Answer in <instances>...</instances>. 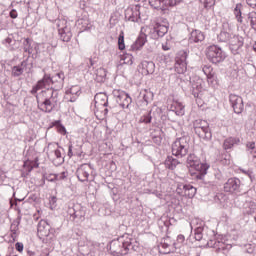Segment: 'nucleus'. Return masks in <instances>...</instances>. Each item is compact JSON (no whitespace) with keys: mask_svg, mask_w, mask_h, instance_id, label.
<instances>
[{"mask_svg":"<svg viewBox=\"0 0 256 256\" xmlns=\"http://www.w3.org/2000/svg\"><path fill=\"white\" fill-rule=\"evenodd\" d=\"M36 99L40 111L51 113V111L57 107V103H59V92L48 88L47 90L42 91L39 96H36Z\"/></svg>","mask_w":256,"mask_h":256,"instance_id":"nucleus-1","label":"nucleus"},{"mask_svg":"<svg viewBox=\"0 0 256 256\" xmlns=\"http://www.w3.org/2000/svg\"><path fill=\"white\" fill-rule=\"evenodd\" d=\"M65 81V74L63 72L56 73L54 76L44 75L42 80H39L37 84L32 88L31 94L37 95V91L49 87L51 83H59L60 87Z\"/></svg>","mask_w":256,"mask_h":256,"instance_id":"nucleus-2","label":"nucleus"},{"mask_svg":"<svg viewBox=\"0 0 256 256\" xmlns=\"http://www.w3.org/2000/svg\"><path fill=\"white\" fill-rule=\"evenodd\" d=\"M189 153V137L177 138L172 144V155L175 157H185Z\"/></svg>","mask_w":256,"mask_h":256,"instance_id":"nucleus-3","label":"nucleus"},{"mask_svg":"<svg viewBox=\"0 0 256 256\" xmlns=\"http://www.w3.org/2000/svg\"><path fill=\"white\" fill-rule=\"evenodd\" d=\"M206 57L211 63H223L227 59V53L217 45H211L206 48Z\"/></svg>","mask_w":256,"mask_h":256,"instance_id":"nucleus-4","label":"nucleus"},{"mask_svg":"<svg viewBox=\"0 0 256 256\" xmlns=\"http://www.w3.org/2000/svg\"><path fill=\"white\" fill-rule=\"evenodd\" d=\"M194 131L200 139H211V130L209 129V123L205 120L198 119L193 123Z\"/></svg>","mask_w":256,"mask_h":256,"instance_id":"nucleus-5","label":"nucleus"},{"mask_svg":"<svg viewBox=\"0 0 256 256\" xmlns=\"http://www.w3.org/2000/svg\"><path fill=\"white\" fill-rule=\"evenodd\" d=\"M56 25L58 27L60 39L65 43H69V41H71V38L73 37V34L71 33V26H69L67 20L58 19L56 21Z\"/></svg>","mask_w":256,"mask_h":256,"instance_id":"nucleus-6","label":"nucleus"},{"mask_svg":"<svg viewBox=\"0 0 256 256\" xmlns=\"http://www.w3.org/2000/svg\"><path fill=\"white\" fill-rule=\"evenodd\" d=\"M174 69L179 75L187 71V51L180 50L175 59Z\"/></svg>","mask_w":256,"mask_h":256,"instance_id":"nucleus-7","label":"nucleus"},{"mask_svg":"<svg viewBox=\"0 0 256 256\" xmlns=\"http://www.w3.org/2000/svg\"><path fill=\"white\" fill-rule=\"evenodd\" d=\"M112 95L116 99V103L122 107V109H129V105L132 103L131 96L123 90L114 89Z\"/></svg>","mask_w":256,"mask_h":256,"instance_id":"nucleus-8","label":"nucleus"},{"mask_svg":"<svg viewBox=\"0 0 256 256\" xmlns=\"http://www.w3.org/2000/svg\"><path fill=\"white\" fill-rule=\"evenodd\" d=\"M125 20L131 21L132 23H139V21L145 20L141 15V6L135 5L125 10Z\"/></svg>","mask_w":256,"mask_h":256,"instance_id":"nucleus-9","label":"nucleus"},{"mask_svg":"<svg viewBox=\"0 0 256 256\" xmlns=\"http://www.w3.org/2000/svg\"><path fill=\"white\" fill-rule=\"evenodd\" d=\"M122 246L116 250L118 255H127L130 251H138L139 243L133 240L132 238L127 237L124 241L121 242Z\"/></svg>","mask_w":256,"mask_h":256,"instance_id":"nucleus-10","label":"nucleus"},{"mask_svg":"<svg viewBox=\"0 0 256 256\" xmlns=\"http://www.w3.org/2000/svg\"><path fill=\"white\" fill-rule=\"evenodd\" d=\"M225 193H240L241 192V180L239 178H229L224 184Z\"/></svg>","mask_w":256,"mask_h":256,"instance_id":"nucleus-11","label":"nucleus"},{"mask_svg":"<svg viewBox=\"0 0 256 256\" xmlns=\"http://www.w3.org/2000/svg\"><path fill=\"white\" fill-rule=\"evenodd\" d=\"M176 192L178 195H185L189 199H193L197 193V188L191 184H178Z\"/></svg>","mask_w":256,"mask_h":256,"instance_id":"nucleus-12","label":"nucleus"},{"mask_svg":"<svg viewBox=\"0 0 256 256\" xmlns=\"http://www.w3.org/2000/svg\"><path fill=\"white\" fill-rule=\"evenodd\" d=\"M79 95H81V87L77 85L72 86L71 88L66 90L64 99L69 103H75L79 98Z\"/></svg>","mask_w":256,"mask_h":256,"instance_id":"nucleus-13","label":"nucleus"},{"mask_svg":"<svg viewBox=\"0 0 256 256\" xmlns=\"http://www.w3.org/2000/svg\"><path fill=\"white\" fill-rule=\"evenodd\" d=\"M229 99L231 106L234 109V113H236L237 115L243 113V109L245 108V105L243 104V98L238 95L231 94Z\"/></svg>","mask_w":256,"mask_h":256,"instance_id":"nucleus-14","label":"nucleus"},{"mask_svg":"<svg viewBox=\"0 0 256 256\" xmlns=\"http://www.w3.org/2000/svg\"><path fill=\"white\" fill-rule=\"evenodd\" d=\"M89 173H91V165L89 164H82L76 171L77 178L82 183L89 181Z\"/></svg>","mask_w":256,"mask_h":256,"instance_id":"nucleus-15","label":"nucleus"},{"mask_svg":"<svg viewBox=\"0 0 256 256\" xmlns=\"http://www.w3.org/2000/svg\"><path fill=\"white\" fill-rule=\"evenodd\" d=\"M229 45L232 53L234 55H237V51H239V49H241V46L243 45V37L232 34L229 40Z\"/></svg>","mask_w":256,"mask_h":256,"instance_id":"nucleus-16","label":"nucleus"},{"mask_svg":"<svg viewBox=\"0 0 256 256\" xmlns=\"http://www.w3.org/2000/svg\"><path fill=\"white\" fill-rule=\"evenodd\" d=\"M94 103L96 109H102L103 107H107L109 103V97L106 93H97L94 97Z\"/></svg>","mask_w":256,"mask_h":256,"instance_id":"nucleus-17","label":"nucleus"},{"mask_svg":"<svg viewBox=\"0 0 256 256\" xmlns=\"http://www.w3.org/2000/svg\"><path fill=\"white\" fill-rule=\"evenodd\" d=\"M53 233V229H51V225L47 220H41L38 224V235L41 237H49Z\"/></svg>","mask_w":256,"mask_h":256,"instance_id":"nucleus-18","label":"nucleus"},{"mask_svg":"<svg viewBox=\"0 0 256 256\" xmlns=\"http://www.w3.org/2000/svg\"><path fill=\"white\" fill-rule=\"evenodd\" d=\"M170 111H173L178 117L185 115V106L179 101H173L170 105Z\"/></svg>","mask_w":256,"mask_h":256,"instance_id":"nucleus-19","label":"nucleus"},{"mask_svg":"<svg viewBox=\"0 0 256 256\" xmlns=\"http://www.w3.org/2000/svg\"><path fill=\"white\" fill-rule=\"evenodd\" d=\"M140 67L144 75H153L155 73V63L153 61L144 60L141 62Z\"/></svg>","mask_w":256,"mask_h":256,"instance_id":"nucleus-20","label":"nucleus"},{"mask_svg":"<svg viewBox=\"0 0 256 256\" xmlns=\"http://www.w3.org/2000/svg\"><path fill=\"white\" fill-rule=\"evenodd\" d=\"M189 41L190 43H200L201 41H205V34L199 30H194L190 34Z\"/></svg>","mask_w":256,"mask_h":256,"instance_id":"nucleus-21","label":"nucleus"},{"mask_svg":"<svg viewBox=\"0 0 256 256\" xmlns=\"http://www.w3.org/2000/svg\"><path fill=\"white\" fill-rule=\"evenodd\" d=\"M25 69H27V60H23L20 65L12 68V77H21V74L24 73Z\"/></svg>","mask_w":256,"mask_h":256,"instance_id":"nucleus-22","label":"nucleus"},{"mask_svg":"<svg viewBox=\"0 0 256 256\" xmlns=\"http://www.w3.org/2000/svg\"><path fill=\"white\" fill-rule=\"evenodd\" d=\"M193 169H195V171H198V173H200L198 175L199 179H202L203 177H205V175H207V171L209 169V164L207 163H201V161L199 163H197Z\"/></svg>","mask_w":256,"mask_h":256,"instance_id":"nucleus-23","label":"nucleus"},{"mask_svg":"<svg viewBox=\"0 0 256 256\" xmlns=\"http://www.w3.org/2000/svg\"><path fill=\"white\" fill-rule=\"evenodd\" d=\"M240 143H241V139L237 137H229L226 140H224L223 149H225V151L229 149H233L234 145H239Z\"/></svg>","mask_w":256,"mask_h":256,"instance_id":"nucleus-24","label":"nucleus"},{"mask_svg":"<svg viewBox=\"0 0 256 256\" xmlns=\"http://www.w3.org/2000/svg\"><path fill=\"white\" fill-rule=\"evenodd\" d=\"M47 153L48 157L52 159V161H55V159L58 161V163H63V161H65L61 155V150L59 149L49 150Z\"/></svg>","mask_w":256,"mask_h":256,"instance_id":"nucleus-25","label":"nucleus"},{"mask_svg":"<svg viewBox=\"0 0 256 256\" xmlns=\"http://www.w3.org/2000/svg\"><path fill=\"white\" fill-rule=\"evenodd\" d=\"M204 75H206L208 83H213L217 77H215V73L213 72V67L211 66H204L202 68Z\"/></svg>","mask_w":256,"mask_h":256,"instance_id":"nucleus-26","label":"nucleus"},{"mask_svg":"<svg viewBox=\"0 0 256 256\" xmlns=\"http://www.w3.org/2000/svg\"><path fill=\"white\" fill-rule=\"evenodd\" d=\"M169 0H149L150 5L153 9H165L169 5Z\"/></svg>","mask_w":256,"mask_h":256,"instance_id":"nucleus-27","label":"nucleus"},{"mask_svg":"<svg viewBox=\"0 0 256 256\" xmlns=\"http://www.w3.org/2000/svg\"><path fill=\"white\" fill-rule=\"evenodd\" d=\"M168 31L169 27H167V25L156 24L154 27V33H156L157 37H164Z\"/></svg>","mask_w":256,"mask_h":256,"instance_id":"nucleus-28","label":"nucleus"},{"mask_svg":"<svg viewBox=\"0 0 256 256\" xmlns=\"http://www.w3.org/2000/svg\"><path fill=\"white\" fill-rule=\"evenodd\" d=\"M140 98L143 99L145 105H149L153 101V92L149 90H143L140 92Z\"/></svg>","mask_w":256,"mask_h":256,"instance_id":"nucleus-29","label":"nucleus"},{"mask_svg":"<svg viewBox=\"0 0 256 256\" xmlns=\"http://www.w3.org/2000/svg\"><path fill=\"white\" fill-rule=\"evenodd\" d=\"M242 9H243V4L238 3V4H236V6L233 10V14L235 15V18L238 21V23H243V14L241 12Z\"/></svg>","mask_w":256,"mask_h":256,"instance_id":"nucleus-30","label":"nucleus"},{"mask_svg":"<svg viewBox=\"0 0 256 256\" xmlns=\"http://www.w3.org/2000/svg\"><path fill=\"white\" fill-rule=\"evenodd\" d=\"M143 45H145V36L141 35L136 39L135 43L132 44L131 49L132 51H139Z\"/></svg>","mask_w":256,"mask_h":256,"instance_id":"nucleus-31","label":"nucleus"},{"mask_svg":"<svg viewBox=\"0 0 256 256\" xmlns=\"http://www.w3.org/2000/svg\"><path fill=\"white\" fill-rule=\"evenodd\" d=\"M96 75V81H98V83H103V81H105V78L107 77V71L105 70V68H98L95 72Z\"/></svg>","mask_w":256,"mask_h":256,"instance_id":"nucleus-32","label":"nucleus"},{"mask_svg":"<svg viewBox=\"0 0 256 256\" xmlns=\"http://www.w3.org/2000/svg\"><path fill=\"white\" fill-rule=\"evenodd\" d=\"M165 165L168 167V169L173 171V169L179 165V160L173 158V156H168L165 161Z\"/></svg>","mask_w":256,"mask_h":256,"instance_id":"nucleus-33","label":"nucleus"},{"mask_svg":"<svg viewBox=\"0 0 256 256\" xmlns=\"http://www.w3.org/2000/svg\"><path fill=\"white\" fill-rule=\"evenodd\" d=\"M201 160H199V157H197L195 154H190L187 157V165L188 167H195Z\"/></svg>","mask_w":256,"mask_h":256,"instance_id":"nucleus-34","label":"nucleus"},{"mask_svg":"<svg viewBox=\"0 0 256 256\" xmlns=\"http://www.w3.org/2000/svg\"><path fill=\"white\" fill-rule=\"evenodd\" d=\"M233 34H230L227 31H221L220 34L218 35L219 41L222 43H227V41H230L231 37Z\"/></svg>","mask_w":256,"mask_h":256,"instance_id":"nucleus-35","label":"nucleus"},{"mask_svg":"<svg viewBox=\"0 0 256 256\" xmlns=\"http://www.w3.org/2000/svg\"><path fill=\"white\" fill-rule=\"evenodd\" d=\"M203 91V86L201 85V80L197 83V85L193 86L192 95H194L195 98L199 97Z\"/></svg>","mask_w":256,"mask_h":256,"instance_id":"nucleus-36","label":"nucleus"},{"mask_svg":"<svg viewBox=\"0 0 256 256\" xmlns=\"http://www.w3.org/2000/svg\"><path fill=\"white\" fill-rule=\"evenodd\" d=\"M173 249H175V246H171L167 243H163L161 245V252L164 254V255H169V253H173Z\"/></svg>","mask_w":256,"mask_h":256,"instance_id":"nucleus-37","label":"nucleus"},{"mask_svg":"<svg viewBox=\"0 0 256 256\" xmlns=\"http://www.w3.org/2000/svg\"><path fill=\"white\" fill-rule=\"evenodd\" d=\"M54 125L60 135H67V129H65V126H63L60 121H55Z\"/></svg>","mask_w":256,"mask_h":256,"instance_id":"nucleus-38","label":"nucleus"},{"mask_svg":"<svg viewBox=\"0 0 256 256\" xmlns=\"http://www.w3.org/2000/svg\"><path fill=\"white\" fill-rule=\"evenodd\" d=\"M185 243V236L178 235L176 242L174 243V249H181V246Z\"/></svg>","mask_w":256,"mask_h":256,"instance_id":"nucleus-39","label":"nucleus"},{"mask_svg":"<svg viewBox=\"0 0 256 256\" xmlns=\"http://www.w3.org/2000/svg\"><path fill=\"white\" fill-rule=\"evenodd\" d=\"M248 19L250 21V25H251L252 29H254V31H256V13L255 12L249 13Z\"/></svg>","mask_w":256,"mask_h":256,"instance_id":"nucleus-40","label":"nucleus"},{"mask_svg":"<svg viewBox=\"0 0 256 256\" xmlns=\"http://www.w3.org/2000/svg\"><path fill=\"white\" fill-rule=\"evenodd\" d=\"M194 238L196 241L203 239V227H197L194 231Z\"/></svg>","mask_w":256,"mask_h":256,"instance_id":"nucleus-41","label":"nucleus"},{"mask_svg":"<svg viewBox=\"0 0 256 256\" xmlns=\"http://www.w3.org/2000/svg\"><path fill=\"white\" fill-rule=\"evenodd\" d=\"M23 45L25 53H29V55H31L33 53V50L31 49V41L29 40V38H26L24 40Z\"/></svg>","mask_w":256,"mask_h":256,"instance_id":"nucleus-42","label":"nucleus"},{"mask_svg":"<svg viewBox=\"0 0 256 256\" xmlns=\"http://www.w3.org/2000/svg\"><path fill=\"white\" fill-rule=\"evenodd\" d=\"M151 119H153L151 117V111L149 113L144 114L141 118H140V123H145L146 125L151 123Z\"/></svg>","mask_w":256,"mask_h":256,"instance_id":"nucleus-43","label":"nucleus"},{"mask_svg":"<svg viewBox=\"0 0 256 256\" xmlns=\"http://www.w3.org/2000/svg\"><path fill=\"white\" fill-rule=\"evenodd\" d=\"M200 3L205 7V9H211L215 5V0H200Z\"/></svg>","mask_w":256,"mask_h":256,"instance_id":"nucleus-44","label":"nucleus"},{"mask_svg":"<svg viewBox=\"0 0 256 256\" xmlns=\"http://www.w3.org/2000/svg\"><path fill=\"white\" fill-rule=\"evenodd\" d=\"M118 47L121 51L125 49V36L123 34H120L118 37Z\"/></svg>","mask_w":256,"mask_h":256,"instance_id":"nucleus-45","label":"nucleus"},{"mask_svg":"<svg viewBox=\"0 0 256 256\" xmlns=\"http://www.w3.org/2000/svg\"><path fill=\"white\" fill-rule=\"evenodd\" d=\"M214 247H217L219 250L231 249V245H226L223 242H215Z\"/></svg>","mask_w":256,"mask_h":256,"instance_id":"nucleus-46","label":"nucleus"},{"mask_svg":"<svg viewBox=\"0 0 256 256\" xmlns=\"http://www.w3.org/2000/svg\"><path fill=\"white\" fill-rule=\"evenodd\" d=\"M169 68H165L161 73L160 77L163 79V81H167V78L169 77Z\"/></svg>","mask_w":256,"mask_h":256,"instance_id":"nucleus-47","label":"nucleus"},{"mask_svg":"<svg viewBox=\"0 0 256 256\" xmlns=\"http://www.w3.org/2000/svg\"><path fill=\"white\" fill-rule=\"evenodd\" d=\"M245 207H250V210H247V213H255V202L246 203Z\"/></svg>","mask_w":256,"mask_h":256,"instance_id":"nucleus-48","label":"nucleus"},{"mask_svg":"<svg viewBox=\"0 0 256 256\" xmlns=\"http://www.w3.org/2000/svg\"><path fill=\"white\" fill-rule=\"evenodd\" d=\"M247 150L250 151V153H255V142H248L246 144Z\"/></svg>","mask_w":256,"mask_h":256,"instance_id":"nucleus-49","label":"nucleus"},{"mask_svg":"<svg viewBox=\"0 0 256 256\" xmlns=\"http://www.w3.org/2000/svg\"><path fill=\"white\" fill-rule=\"evenodd\" d=\"M45 179L50 182L57 181V174H48Z\"/></svg>","mask_w":256,"mask_h":256,"instance_id":"nucleus-50","label":"nucleus"},{"mask_svg":"<svg viewBox=\"0 0 256 256\" xmlns=\"http://www.w3.org/2000/svg\"><path fill=\"white\" fill-rule=\"evenodd\" d=\"M67 177V172L56 174V181H63Z\"/></svg>","mask_w":256,"mask_h":256,"instance_id":"nucleus-51","label":"nucleus"},{"mask_svg":"<svg viewBox=\"0 0 256 256\" xmlns=\"http://www.w3.org/2000/svg\"><path fill=\"white\" fill-rule=\"evenodd\" d=\"M51 209H55L57 207V197L53 196L50 198Z\"/></svg>","mask_w":256,"mask_h":256,"instance_id":"nucleus-52","label":"nucleus"},{"mask_svg":"<svg viewBox=\"0 0 256 256\" xmlns=\"http://www.w3.org/2000/svg\"><path fill=\"white\" fill-rule=\"evenodd\" d=\"M244 247H245L246 253H253V251L255 250L252 244H245Z\"/></svg>","mask_w":256,"mask_h":256,"instance_id":"nucleus-53","label":"nucleus"},{"mask_svg":"<svg viewBox=\"0 0 256 256\" xmlns=\"http://www.w3.org/2000/svg\"><path fill=\"white\" fill-rule=\"evenodd\" d=\"M161 141H163V138L161 137V135L153 137V143H155L156 145H161Z\"/></svg>","mask_w":256,"mask_h":256,"instance_id":"nucleus-54","label":"nucleus"},{"mask_svg":"<svg viewBox=\"0 0 256 256\" xmlns=\"http://www.w3.org/2000/svg\"><path fill=\"white\" fill-rule=\"evenodd\" d=\"M124 61H125V63H128V65L133 64V56L127 54V55L124 57Z\"/></svg>","mask_w":256,"mask_h":256,"instance_id":"nucleus-55","label":"nucleus"},{"mask_svg":"<svg viewBox=\"0 0 256 256\" xmlns=\"http://www.w3.org/2000/svg\"><path fill=\"white\" fill-rule=\"evenodd\" d=\"M247 5L252 7V9H256V0H246Z\"/></svg>","mask_w":256,"mask_h":256,"instance_id":"nucleus-56","label":"nucleus"},{"mask_svg":"<svg viewBox=\"0 0 256 256\" xmlns=\"http://www.w3.org/2000/svg\"><path fill=\"white\" fill-rule=\"evenodd\" d=\"M15 248H16V251H19V253H22V251H23V243L17 242L15 244Z\"/></svg>","mask_w":256,"mask_h":256,"instance_id":"nucleus-57","label":"nucleus"},{"mask_svg":"<svg viewBox=\"0 0 256 256\" xmlns=\"http://www.w3.org/2000/svg\"><path fill=\"white\" fill-rule=\"evenodd\" d=\"M68 212L71 216L74 217V219H77V217H79V215L77 214V212H75V209L73 208H69Z\"/></svg>","mask_w":256,"mask_h":256,"instance_id":"nucleus-58","label":"nucleus"},{"mask_svg":"<svg viewBox=\"0 0 256 256\" xmlns=\"http://www.w3.org/2000/svg\"><path fill=\"white\" fill-rule=\"evenodd\" d=\"M10 17H11V19H17V17H18L17 10H15V9L11 10Z\"/></svg>","mask_w":256,"mask_h":256,"instance_id":"nucleus-59","label":"nucleus"},{"mask_svg":"<svg viewBox=\"0 0 256 256\" xmlns=\"http://www.w3.org/2000/svg\"><path fill=\"white\" fill-rule=\"evenodd\" d=\"M68 157H73V145L70 144L68 147Z\"/></svg>","mask_w":256,"mask_h":256,"instance_id":"nucleus-60","label":"nucleus"},{"mask_svg":"<svg viewBox=\"0 0 256 256\" xmlns=\"http://www.w3.org/2000/svg\"><path fill=\"white\" fill-rule=\"evenodd\" d=\"M27 253H28V256H37V254L31 250H29Z\"/></svg>","mask_w":256,"mask_h":256,"instance_id":"nucleus-61","label":"nucleus"},{"mask_svg":"<svg viewBox=\"0 0 256 256\" xmlns=\"http://www.w3.org/2000/svg\"><path fill=\"white\" fill-rule=\"evenodd\" d=\"M162 49H163V51H169V47H167L165 45L162 46Z\"/></svg>","mask_w":256,"mask_h":256,"instance_id":"nucleus-62","label":"nucleus"},{"mask_svg":"<svg viewBox=\"0 0 256 256\" xmlns=\"http://www.w3.org/2000/svg\"><path fill=\"white\" fill-rule=\"evenodd\" d=\"M53 147H55V144H49L48 145V149H53Z\"/></svg>","mask_w":256,"mask_h":256,"instance_id":"nucleus-63","label":"nucleus"},{"mask_svg":"<svg viewBox=\"0 0 256 256\" xmlns=\"http://www.w3.org/2000/svg\"><path fill=\"white\" fill-rule=\"evenodd\" d=\"M5 41H6V43H11L12 40H11V38H6Z\"/></svg>","mask_w":256,"mask_h":256,"instance_id":"nucleus-64","label":"nucleus"}]
</instances>
